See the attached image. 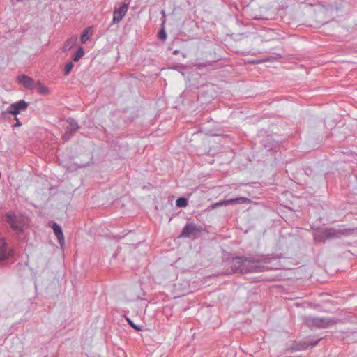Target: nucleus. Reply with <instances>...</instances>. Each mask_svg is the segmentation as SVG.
<instances>
[{"instance_id":"nucleus-9","label":"nucleus","mask_w":357,"mask_h":357,"mask_svg":"<svg viewBox=\"0 0 357 357\" xmlns=\"http://www.w3.org/2000/svg\"><path fill=\"white\" fill-rule=\"evenodd\" d=\"M198 230L195 225L189 224L187 225L183 229L181 236L184 237H188L191 234H194Z\"/></svg>"},{"instance_id":"nucleus-23","label":"nucleus","mask_w":357,"mask_h":357,"mask_svg":"<svg viewBox=\"0 0 357 357\" xmlns=\"http://www.w3.org/2000/svg\"><path fill=\"white\" fill-rule=\"evenodd\" d=\"M236 266H242V264H236Z\"/></svg>"},{"instance_id":"nucleus-21","label":"nucleus","mask_w":357,"mask_h":357,"mask_svg":"<svg viewBox=\"0 0 357 357\" xmlns=\"http://www.w3.org/2000/svg\"><path fill=\"white\" fill-rule=\"evenodd\" d=\"M72 129L76 130L77 128V126L76 123H70Z\"/></svg>"},{"instance_id":"nucleus-18","label":"nucleus","mask_w":357,"mask_h":357,"mask_svg":"<svg viewBox=\"0 0 357 357\" xmlns=\"http://www.w3.org/2000/svg\"><path fill=\"white\" fill-rule=\"evenodd\" d=\"M127 321L129 323V324L132 327L134 328L135 329H136L137 331H142V327L140 326H137V325H135L130 319H127Z\"/></svg>"},{"instance_id":"nucleus-14","label":"nucleus","mask_w":357,"mask_h":357,"mask_svg":"<svg viewBox=\"0 0 357 357\" xmlns=\"http://www.w3.org/2000/svg\"><path fill=\"white\" fill-rule=\"evenodd\" d=\"M84 54V52L82 47H79L77 52L73 55L74 61H78Z\"/></svg>"},{"instance_id":"nucleus-6","label":"nucleus","mask_w":357,"mask_h":357,"mask_svg":"<svg viewBox=\"0 0 357 357\" xmlns=\"http://www.w3.org/2000/svg\"><path fill=\"white\" fill-rule=\"evenodd\" d=\"M247 201H248V199L245 198V197L231 199H228V200H226V201H224V202H217L214 205H213L211 206V208H214L216 206H222V205H228V204H236V203L243 204V203H245Z\"/></svg>"},{"instance_id":"nucleus-4","label":"nucleus","mask_w":357,"mask_h":357,"mask_svg":"<svg viewBox=\"0 0 357 357\" xmlns=\"http://www.w3.org/2000/svg\"><path fill=\"white\" fill-rule=\"evenodd\" d=\"M128 9V6L126 3H122L118 8H116L113 14V22H119L126 15Z\"/></svg>"},{"instance_id":"nucleus-3","label":"nucleus","mask_w":357,"mask_h":357,"mask_svg":"<svg viewBox=\"0 0 357 357\" xmlns=\"http://www.w3.org/2000/svg\"><path fill=\"white\" fill-rule=\"evenodd\" d=\"M28 107V103L24 100H20L12 104L7 109L6 113L13 114L16 116L20 114V111L26 110Z\"/></svg>"},{"instance_id":"nucleus-22","label":"nucleus","mask_w":357,"mask_h":357,"mask_svg":"<svg viewBox=\"0 0 357 357\" xmlns=\"http://www.w3.org/2000/svg\"><path fill=\"white\" fill-rule=\"evenodd\" d=\"M162 15H163V17H165V11H162Z\"/></svg>"},{"instance_id":"nucleus-15","label":"nucleus","mask_w":357,"mask_h":357,"mask_svg":"<svg viewBox=\"0 0 357 357\" xmlns=\"http://www.w3.org/2000/svg\"><path fill=\"white\" fill-rule=\"evenodd\" d=\"M335 322L333 321H327V320H323V319H321V320H319L316 322V324L319 326H321V327H327L328 326H330L331 324H333Z\"/></svg>"},{"instance_id":"nucleus-10","label":"nucleus","mask_w":357,"mask_h":357,"mask_svg":"<svg viewBox=\"0 0 357 357\" xmlns=\"http://www.w3.org/2000/svg\"><path fill=\"white\" fill-rule=\"evenodd\" d=\"M323 233L326 238H332V237H339L342 234H344V232H343L340 230L335 231L333 229H326L325 231H323Z\"/></svg>"},{"instance_id":"nucleus-12","label":"nucleus","mask_w":357,"mask_h":357,"mask_svg":"<svg viewBox=\"0 0 357 357\" xmlns=\"http://www.w3.org/2000/svg\"><path fill=\"white\" fill-rule=\"evenodd\" d=\"M92 34V29L91 27H89L81 36V42L82 43H85L91 37Z\"/></svg>"},{"instance_id":"nucleus-1","label":"nucleus","mask_w":357,"mask_h":357,"mask_svg":"<svg viewBox=\"0 0 357 357\" xmlns=\"http://www.w3.org/2000/svg\"><path fill=\"white\" fill-rule=\"evenodd\" d=\"M231 270L234 273H249L262 271L263 268L260 261L249 260L241 257L234 258L231 262Z\"/></svg>"},{"instance_id":"nucleus-2","label":"nucleus","mask_w":357,"mask_h":357,"mask_svg":"<svg viewBox=\"0 0 357 357\" xmlns=\"http://www.w3.org/2000/svg\"><path fill=\"white\" fill-rule=\"evenodd\" d=\"M7 222L10 224L13 230L16 231H22L27 223V219L25 216L13 212H8L6 214Z\"/></svg>"},{"instance_id":"nucleus-13","label":"nucleus","mask_w":357,"mask_h":357,"mask_svg":"<svg viewBox=\"0 0 357 357\" xmlns=\"http://www.w3.org/2000/svg\"><path fill=\"white\" fill-rule=\"evenodd\" d=\"M37 89L40 94L46 96L50 93V90L45 85L38 83L37 85Z\"/></svg>"},{"instance_id":"nucleus-20","label":"nucleus","mask_w":357,"mask_h":357,"mask_svg":"<svg viewBox=\"0 0 357 357\" xmlns=\"http://www.w3.org/2000/svg\"><path fill=\"white\" fill-rule=\"evenodd\" d=\"M15 119L16 120V124L15 125V126H21L22 123L20 122L19 119L15 116Z\"/></svg>"},{"instance_id":"nucleus-16","label":"nucleus","mask_w":357,"mask_h":357,"mask_svg":"<svg viewBox=\"0 0 357 357\" xmlns=\"http://www.w3.org/2000/svg\"><path fill=\"white\" fill-rule=\"evenodd\" d=\"M176 203L178 207H185L188 205L187 199L184 197L178 198Z\"/></svg>"},{"instance_id":"nucleus-17","label":"nucleus","mask_w":357,"mask_h":357,"mask_svg":"<svg viewBox=\"0 0 357 357\" xmlns=\"http://www.w3.org/2000/svg\"><path fill=\"white\" fill-rule=\"evenodd\" d=\"M73 66H74V65L72 62H69V63H66L64 67L65 75H68L70 73V71L72 70Z\"/></svg>"},{"instance_id":"nucleus-11","label":"nucleus","mask_w":357,"mask_h":357,"mask_svg":"<svg viewBox=\"0 0 357 357\" xmlns=\"http://www.w3.org/2000/svg\"><path fill=\"white\" fill-rule=\"evenodd\" d=\"M77 38L75 36V37H72L70 38V39H68L65 45H64V49L65 50H70L73 46L75 45L76 44V42H77Z\"/></svg>"},{"instance_id":"nucleus-5","label":"nucleus","mask_w":357,"mask_h":357,"mask_svg":"<svg viewBox=\"0 0 357 357\" xmlns=\"http://www.w3.org/2000/svg\"><path fill=\"white\" fill-rule=\"evenodd\" d=\"M17 81L20 84H22L26 88L32 89L34 87L33 79L26 75H22L18 76Z\"/></svg>"},{"instance_id":"nucleus-8","label":"nucleus","mask_w":357,"mask_h":357,"mask_svg":"<svg viewBox=\"0 0 357 357\" xmlns=\"http://www.w3.org/2000/svg\"><path fill=\"white\" fill-rule=\"evenodd\" d=\"M9 255L3 237L0 236V261L6 259Z\"/></svg>"},{"instance_id":"nucleus-19","label":"nucleus","mask_w":357,"mask_h":357,"mask_svg":"<svg viewBox=\"0 0 357 357\" xmlns=\"http://www.w3.org/2000/svg\"><path fill=\"white\" fill-rule=\"evenodd\" d=\"M158 37H159V38H160L161 40H163L166 39L167 36H166V33L165 32L164 30H161L159 31Z\"/></svg>"},{"instance_id":"nucleus-7","label":"nucleus","mask_w":357,"mask_h":357,"mask_svg":"<svg viewBox=\"0 0 357 357\" xmlns=\"http://www.w3.org/2000/svg\"><path fill=\"white\" fill-rule=\"evenodd\" d=\"M52 229L55 236H56L59 241V243L61 246H63L65 243V239L61 227L56 223H54Z\"/></svg>"}]
</instances>
